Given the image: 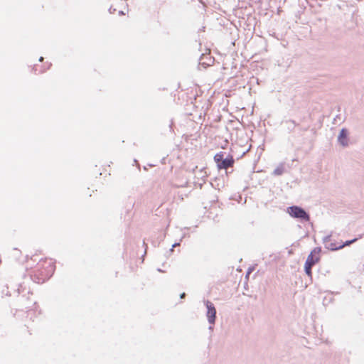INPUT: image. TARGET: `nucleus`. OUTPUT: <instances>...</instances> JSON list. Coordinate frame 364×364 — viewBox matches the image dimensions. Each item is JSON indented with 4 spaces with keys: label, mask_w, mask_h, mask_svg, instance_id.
<instances>
[{
    "label": "nucleus",
    "mask_w": 364,
    "mask_h": 364,
    "mask_svg": "<svg viewBox=\"0 0 364 364\" xmlns=\"http://www.w3.org/2000/svg\"><path fill=\"white\" fill-rule=\"evenodd\" d=\"M214 160L217 163V166H218V164H220L223 160V152H220L216 154L214 156Z\"/></svg>",
    "instance_id": "nucleus-9"
},
{
    "label": "nucleus",
    "mask_w": 364,
    "mask_h": 364,
    "mask_svg": "<svg viewBox=\"0 0 364 364\" xmlns=\"http://www.w3.org/2000/svg\"><path fill=\"white\" fill-rule=\"evenodd\" d=\"M196 96L194 97L193 104L196 107L201 106V109H208L211 106V102L208 99H205V102H203L198 100V97L203 94V91L199 87H196Z\"/></svg>",
    "instance_id": "nucleus-3"
},
{
    "label": "nucleus",
    "mask_w": 364,
    "mask_h": 364,
    "mask_svg": "<svg viewBox=\"0 0 364 364\" xmlns=\"http://www.w3.org/2000/svg\"><path fill=\"white\" fill-rule=\"evenodd\" d=\"M43 60V57H41V58H39V61H40V62H42Z\"/></svg>",
    "instance_id": "nucleus-13"
},
{
    "label": "nucleus",
    "mask_w": 364,
    "mask_h": 364,
    "mask_svg": "<svg viewBox=\"0 0 364 364\" xmlns=\"http://www.w3.org/2000/svg\"><path fill=\"white\" fill-rule=\"evenodd\" d=\"M185 296H186V294H185V293H182V294H181V299H183Z\"/></svg>",
    "instance_id": "nucleus-12"
},
{
    "label": "nucleus",
    "mask_w": 364,
    "mask_h": 364,
    "mask_svg": "<svg viewBox=\"0 0 364 364\" xmlns=\"http://www.w3.org/2000/svg\"><path fill=\"white\" fill-rule=\"evenodd\" d=\"M288 213L291 217L304 220H309V216L305 210L298 206H291L289 208Z\"/></svg>",
    "instance_id": "nucleus-1"
},
{
    "label": "nucleus",
    "mask_w": 364,
    "mask_h": 364,
    "mask_svg": "<svg viewBox=\"0 0 364 364\" xmlns=\"http://www.w3.org/2000/svg\"><path fill=\"white\" fill-rule=\"evenodd\" d=\"M206 307L208 309L207 311V317L210 323L213 324L215 321L216 317V309L213 303L209 301H207L205 303Z\"/></svg>",
    "instance_id": "nucleus-5"
},
{
    "label": "nucleus",
    "mask_w": 364,
    "mask_h": 364,
    "mask_svg": "<svg viewBox=\"0 0 364 364\" xmlns=\"http://www.w3.org/2000/svg\"><path fill=\"white\" fill-rule=\"evenodd\" d=\"M234 164V159L232 156H229L223 160L220 164H218V168L219 169H226L229 167H232Z\"/></svg>",
    "instance_id": "nucleus-6"
},
{
    "label": "nucleus",
    "mask_w": 364,
    "mask_h": 364,
    "mask_svg": "<svg viewBox=\"0 0 364 364\" xmlns=\"http://www.w3.org/2000/svg\"><path fill=\"white\" fill-rule=\"evenodd\" d=\"M338 141L342 145H347V131L346 129H343L341 131L338 136Z\"/></svg>",
    "instance_id": "nucleus-7"
},
{
    "label": "nucleus",
    "mask_w": 364,
    "mask_h": 364,
    "mask_svg": "<svg viewBox=\"0 0 364 364\" xmlns=\"http://www.w3.org/2000/svg\"><path fill=\"white\" fill-rule=\"evenodd\" d=\"M51 64L49 63L48 65V66L46 67V68H44V69H42L41 68H39V65H34V68H33V70H34V73L36 74H40V73H44L46 70H48L50 67Z\"/></svg>",
    "instance_id": "nucleus-8"
},
{
    "label": "nucleus",
    "mask_w": 364,
    "mask_h": 364,
    "mask_svg": "<svg viewBox=\"0 0 364 364\" xmlns=\"http://www.w3.org/2000/svg\"><path fill=\"white\" fill-rule=\"evenodd\" d=\"M356 240H357V238H355V239L351 240L346 241L343 245H341V246H339L338 247H336V248H335V249H336V250H337V249H341V248L343 247H344V246H346V245H350V244H352V243L355 242Z\"/></svg>",
    "instance_id": "nucleus-11"
},
{
    "label": "nucleus",
    "mask_w": 364,
    "mask_h": 364,
    "mask_svg": "<svg viewBox=\"0 0 364 364\" xmlns=\"http://www.w3.org/2000/svg\"><path fill=\"white\" fill-rule=\"evenodd\" d=\"M37 265L39 269H45L47 274L52 273L55 269L54 262L52 259H41Z\"/></svg>",
    "instance_id": "nucleus-2"
},
{
    "label": "nucleus",
    "mask_w": 364,
    "mask_h": 364,
    "mask_svg": "<svg viewBox=\"0 0 364 364\" xmlns=\"http://www.w3.org/2000/svg\"><path fill=\"white\" fill-rule=\"evenodd\" d=\"M313 266H314V264L305 262L304 269H305V272L308 276H311V274H312L311 268Z\"/></svg>",
    "instance_id": "nucleus-10"
},
{
    "label": "nucleus",
    "mask_w": 364,
    "mask_h": 364,
    "mask_svg": "<svg viewBox=\"0 0 364 364\" xmlns=\"http://www.w3.org/2000/svg\"><path fill=\"white\" fill-rule=\"evenodd\" d=\"M321 252V247H315L314 248L310 254L309 255L306 262L311 264H316L318 263L320 260V254Z\"/></svg>",
    "instance_id": "nucleus-4"
}]
</instances>
